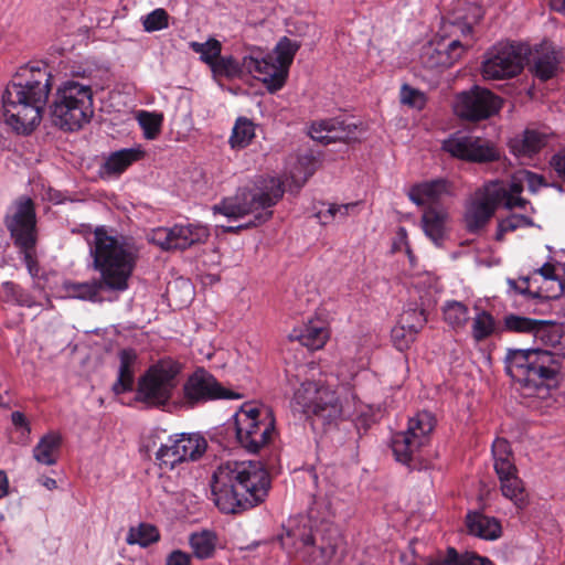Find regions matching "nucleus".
Masks as SVG:
<instances>
[{"label": "nucleus", "instance_id": "c85d7f7f", "mask_svg": "<svg viewBox=\"0 0 565 565\" xmlns=\"http://www.w3.org/2000/svg\"><path fill=\"white\" fill-rule=\"evenodd\" d=\"M466 525L470 534L483 540H497L501 535L499 521L480 512L469 513Z\"/></svg>", "mask_w": 565, "mask_h": 565}, {"label": "nucleus", "instance_id": "2eb2a0df", "mask_svg": "<svg viewBox=\"0 0 565 565\" xmlns=\"http://www.w3.org/2000/svg\"><path fill=\"white\" fill-rule=\"evenodd\" d=\"M4 223L18 247L35 246L36 218L31 199L22 196L8 209Z\"/></svg>", "mask_w": 565, "mask_h": 565}, {"label": "nucleus", "instance_id": "9b49d317", "mask_svg": "<svg viewBox=\"0 0 565 565\" xmlns=\"http://www.w3.org/2000/svg\"><path fill=\"white\" fill-rule=\"evenodd\" d=\"M507 195V185L500 180L491 181L478 190L466 206L463 220L467 230L477 232L482 228L498 205L503 204L507 209L512 210L513 204L522 202L511 201V198Z\"/></svg>", "mask_w": 565, "mask_h": 565}, {"label": "nucleus", "instance_id": "39448f33", "mask_svg": "<svg viewBox=\"0 0 565 565\" xmlns=\"http://www.w3.org/2000/svg\"><path fill=\"white\" fill-rule=\"evenodd\" d=\"M507 373L521 385L522 395L530 398V406L550 405L551 387L546 383L555 377L559 364L546 350H510L505 358Z\"/></svg>", "mask_w": 565, "mask_h": 565}, {"label": "nucleus", "instance_id": "473e14b6", "mask_svg": "<svg viewBox=\"0 0 565 565\" xmlns=\"http://www.w3.org/2000/svg\"><path fill=\"white\" fill-rule=\"evenodd\" d=\"M189 544L196 558L206 559L212 557L215 553L217 536L212 531L202 530L190 535Z\"/></svg>", "mask_w": 565, "mask_h": 565}, {"label": "nucleus", "instance_id": "8fccbe9b", "mask_svg": "<svg viewBox=\"0 0 565 565\" xmlns=\"http://www.w3.org/2000/svg\"><path fill=\"white\" fill-rule=\"evenodd\" d=\"M142 26L147 32H154L169 26V14L164 9H156L142 18Z\"/></svg>", "mask_w": 565, "mask_h": 565}, {"label": "nucleus", "instance_id": "b1692460", "mask_svg": "<svg viewBox=\"0 0 565 565\" xmlns=\"http://www.w3.org/2000/svg\"><path fill=\"white\" fill-rule=\"evenodd\" d=\"M503 183L507 185V193L511 201H522L520 204H513V209H524L529 202L521 198L524 186L526 185L531 192H536L542 185H544V179L542 175L533 173L527 170H520L515 172L511 179Z\"/></svg>", "mask_w": 565, "mask_h": 565}, {"label": "nucleus", "instance_id": "5fc2aeb1", "mask_svg": "<svg viewBox=\"0 0 565 565\" xmlns=\"http://www.w3.org/2000/svg\"><path fill=\"white\" fill-rule=\"evenodd\" d=\"M466 552L459 554L454 547H449L446 554L428 565H465Z\"/></svg>", "mask_w": 565, "mask_h": 565}, {"label": "nucleus", "instance_id": "f03ea898", "mask_svg": "<svg viewBox=\"0 0 565 565\" xmlns=\"http://www.w3.org/2000/svg\"><path fill=\"white\" fill-rule=\"evenodd\" d=\"M51 87L47 66H22L2 95L3 122L19 135L31 134L41 122Z\"/></svg>", "mask_w": 565, "mask_h": 565}, {"label": "nucleus", "instance_id": "4d7b16f0", "mask_svg": "<svg viewBox=\"0 0 565 565\" xmlns=\"http://www.w3.org/2000/svg\"><path fill=\"white\" fill-rule=\"evenodd\" d=\"M167 565H191V555L175 550L168 555Z\"/></svg>", "mask_w": 565, "mask_h": 565}, {"label": "nucleus", "instance_id": "412c9836", "mask_svg": "<svg viewBox=\"0 0 565 565\" xmlns=\"http://www.w3.org/2000/svg\"><path fill=\"white\" fill-rule=\"evenodd\" d=\"M313 140L328 145L335 141H351L358 138V126L337 118L313 121L309 128Z\"/></svg>", "mask_w": 565, "mask_h": 565}, {"label": "nucleus", "instance_id": "0eeeda50", "mask_svg": "<svg viewBox=\"0 0 565 565\" xmlns=\"http://www.w3.org/2000/svg\"><path fill=\"white\" fill-rule=\"evenodd\" d=\"M50 110L55 126L66 131L81 129L94 115L90 85L75 79L63 82L54 94Z\"/></svg>", "mask_w": 565, "mask_h": 565}, {"label": "nucleus", "instance_id": "052dcab7", "mask_svg": "<svg viewBox=\"0 0 565 565\" xmlns=\"http://www.w3.org/2000/svg\"><path fill=\"white\" fill-rule=\"evenodd\" d=\"M329 396H332L338 405H342L339 401V397L337 396V393L330 388V386L326 385L324 388H322V392L320 393V396L318 397V401L316 402L321 408H329Z\"/></svg>", "mask_w": 565, "mask_h": 565}, {"label": "nucleus", "instance_id": "423d86ee", "mask_svg": "<svg viewBox=\"0 0 565 565\" xmlns=\"http://www.w3.org/2000/svg\"><path fill=\"white\" fill-rule=\"evenodd\" d=\"M288 555L306 565H330L335 556L339 536L331 527L309 524L305 519H290L279 535Z\"/></svg>", "mask_w": 565, "mask_h": 565}, {"label": "nucleus", "instance_id": "e433bc0d", "mask_svg": "<svg viewBox=\"0 0 565 565\" xmlns=\"http://www.w3.org/2000/svg\"><path fill=\"white\" fill-rule=\"evenodd\" d=\"M160 534L158 529L150 523H139L128 530L126 542L129 545H139L147 547L152 543L159 541Z\"/></svg>", "mask_w": 565, "mask_h": 565}, {"label": "nucleus", "instance_id": "393cba45", "mask_svg": "<svg viewBox=\"0 0 565 565\" xmlns=\"http://www.w3.org/2000/svg\"><path fill=\"white\" fill-rule=\"evenodd\" d=\"M329 338V331L326 328V323L321 319L309 320L307 324L301 328L294 329L289 339L291 341H298L301 345L307 347L310 350L321 349Z\"/></svg>", "mask_w": 565, "mask_h": 565}, {"label": "nucleus", "instance_id": "ea45409f", "mask_svg": "<svg viewBox=\"0 0 565 565\" xmlns=\"http://www.w3.org/2000/svg\"><path fill=\"white\" fill-rule=\"evenodd\" d=\"M443 312L445 322L455 330L463 329L469 320L468 307L460 301H447Z\"/></svg>", "mask_w": 565, "mask_h": 565}, {"label": "nucleus", "instance_id": "ddd939ff", "mask_svg": "<svg viewBox=\"0 0 565 565\" xmlns=\"http://www.w3.org/2000/svg\"><path fill=\"white\" fill-rule=\"evenodd\" d=\"M207 443L200 434H180L170 436L156 452L161 469L172 470L177 465L195 461L206 451Z\"/></svg>", "mask_w": 565, "mask_h": 565}, {"label": "nucleus", "instance_id": "58836bf2", "mask_svg": "<svg viewBox=\"0 0 565 565\" xmlns=\"http://www.w3.org/2000/svg\"><path fill=\"white\" fill-rule=\"evenodd\" d=\"M504 326L508 330L522 333H533L535 337H543L546 329L544 321L534 320L515 315H509L504 319Z\"/></svg>", "mask_w": 565, "mask_h": 565}, {"label": "nucleus", "instance_id": "f704fd0d", "mask_svg": "<svg viewBox=\"0 0 565 565\" xmlns=\"http://www.w3.org/2000/svg\"><path fill=\"white\" fill-rule=\"evenodd\" d=\"M494 469L500 480L515 477L516 470L510 460L509 444L504 439H495L492 445Z\"/></svg>", "mask_w": 565, "mask_h": 565}, {"label": "nucleus", "instance_id": "cd10ccee", "mask_svg": "<svg viewBox=\"0 0 565 565\" xmlns=\"http://www.w3.org/2000/svg\"><path fill=\"white\" fill-rule=\"evenodd\" d=\"M416 321H409V315H401L397 326L392 329V341L395 348L403 351L414 342L418 331L425 326L427 318L416 313Z\"/></svg>", "mask_w": 565, "mask_h": 565}, {"label": "nucleus", "instance_id": "a211bd4d", "mask_svg": "<svg viewBox=\"0 0 565 565\" xmlns=\"http://www.w3.org/2000/svg\"><path fill=\"white\" fill-rule=\"evenodd\" d=\"M210 236L209 228L202 224H177L172 227H158L151 233V242L162 249H186L204 243Z\"/></svg>", "mask_w": 565, "mask_h": 565}, {"label": "nucleus", "instance_id": "2f4dec72", "mask_svg": "<svg viewBox=\"0 0 565 565\" xmlns=\"http://www.w3.org/2000/svg\"><path fill=\"white\" fill-rule=\"evenodd\" d=\"M548 138L545 131L527 129L521 139L513 140L511 148L518 156L532 157L547 145Z\"/></svg>", "mask_w": 565, "mask_h": 565}, {"label": "nucleus", "instance_id": "4be33fe9", "mask_svg": "<svg viewBox=\"0 0 565 565\" xmlns=\"http://www.w3.org/2000/svg\"><path fill=\"white\" fill-rule=\"evenodd\" d=\"M561 51L551 42H543L536 49L533 55V72L536 77L547 81L556 75L559 66Z\"/></svg>", "mask_w": 565, "mask_h": 565}, {"label": "nucleus", "instance_id": "a878e982", "mask_svg": "<svg viewBox=\"0 0 565 565\" xmlns=\"http://www.w3.org/2000/svg\"><path fill=\"white\" fill-rule=\"evenodd\" d=\"M448 213L441 207L427 209L420 220L425 235L437 246H440L447 233Z\"/></svg>", "mask_w": 565, "mask_h": 565}, {"label": "nucleus", "instance_id": "680f3d73", "mask_svg": "<svg viewBox=\"0 0 565 565\" xmlns=\"http://www.w3.org/2000/svg\"><path fill=\"white\" fill-rule=\"evenodd\" d=\"M529 280L530 279L527 277H522L519 281L514 279H508V285L511 290L524 295L529 290Z\"/></svg>", "mask_w": 565, "mask_h": 565}, {"label": "nucleus", "instance_id": "de8ad7c7", "mask_svg": "<svg viewBox=\"0 0 565 565\" xmlns=\"http://www.w3.org/2000/svg\"><path fill=\"white\" fill-rule=\"evenodd\" d=\"M138 122L143 130L146 139L153 140L158 137L161 130L162 115L140 111L138 115Z\"/></svg>", "mask_w": 565, "mask_h": 565}, {"label": "nucleus", "instance_id": "e2e57ef3", "mask_svg": "<svg viewBox=\"0 0 565 565\" xmlns=\"http://www.w3.org/2000/svg\"><path fill=\"white\" fill-rule=\"evenodd\" d=\"M465 565H494L490 559L466 552Z\"/></svg>", "mask_w": 565, "mask_h": 565}, {"label": "nucleus", "instance_id": "13d9d810", "mask_svg": "<svg viewBox=\"0 0 565 565\" xmlns=\"http://www.w3.org/2000/svg\"><path fill=\"white\" fill-rule=\"evenodd\" d=\"M21 253L23 254L24 263L26 265V268L29 270V274L31 276L38 275V266L33 257V249L34 246H28V247H19Z\"/></svg>", "mask_w": 565, "mask_h": 565}, {"label": "nucleus", "instance_id": "603ef678", "mask_svg": "<svg viewBox=\"0 0 565 565\" xmlns=\"http://www.w3.org/2000/svg\"><path fill=\"white\" fill-rule=\"evenodd\" d=\"M358 203H348V204H330L326 213L319 212L318 216L321 218L322 223H328V217L340 218L343 220L347 217L353 210H355Z\"/></svg>", "mask_w": 565, "mask_h": 565}, {"label": "nucleus", "instance_id": "09e8293b", "mask_svg": "<svg viewBox=\"0 0 565 565\" xmlns=\"http://www.w3.org/2000/svg\"><path fill=\"white\" fill-rule=\"evenodd\" d=\"M542 277L544 285H553V290L546 289L545 296L547 298H558L564 291V282L555 276V268L553 265L546 263L536 270Z\"/></svg>", "mask_w": 565, "mask_h": 565}, {"label": "nucleus", "instance_id": "0e129e2a", "mask_svg": "<svg viewBox=\"0 0 565 565\" xmlns=\"http://www.w3.org/2000/svg\"><path fill=\"white\" fill-rule=\"evenodd\" d=\"M11 419L14 426L18 427H26V430L29 431L30 428L28 427V422L25 416L20 412H13L11 415Z\"/></svg>", "mask_w": 565, "mask_h": 565}, {"label": "nucleus", "instance_id": "dca6fc26", "mask_svg": "<svg viewBox=\"0 0 565 565\" xmlns=\"http://www.w3.org/2000/svg\"><path fill=\"white\" fill-rule=\"evenodd\" d=\"M502 107V99L491 90L479 86L462 92L455 100L456 114L469 120H482L497 114Z\"/></svg>", "mask_w": 565, "mask_h": 565}, {"label": "nucleus", "instance_id": "3c124183", "mask_svg": "<svg viewBox=\"0 0 565 565\" xmlns=\"http://www.w3.org/2000/svg\"><path fill=\"white\" fill-rule=\"evenodd\" d=\"M401 102L415 109H423L426 104L425 95L411 86L404 85L401 89Z\"/></svg>", "mask_w": 565, "mask_h": 565}, {"label": "nucleus", "instance_id": "20e7f679", "mask_svg": "<svg viewBox=\"0 0 565 565\" xmlns=\"http://www.w3.org/2000/svg\"><path fill=\"white\" fill-rule=\"evenodd\" d=\"M282 182L275 177H258L252 186L239 191L234 198L223 200L213 206L214 213H220L230 221L246 222L235 226L221 225L226 232L236 233L241 230L258 226L273 216V206L282 198Z\"/></svg>", "mask_w": 565, "mask_h": 565}, {"label": "nucleus", "instance_id": "c9c22d12", "mask_svg": "<svg viewBox=\"0 0 565 565\" xmlns=\"http://www.w3.org/2000/svg\"><path fill=\"white\" fill-rule=\"evenodd\" d=\"M120 366L118 372V379L113 385L115 394H121L126 391L131 390L134 384V363L136 354L130 350H122L119 354Z\"/></svg>", "mask_w": 565, "mask_h": 565}, {"label": "nucleus", "instance_id": "6e6d98bb", "mask_svg": "<svg viewBox=\"0 0 565 565\" xmlns=\"http://www.w3.org/2000/svg\"><path fill=\"white\" fill-rule=\"evenodd\" d=\"M3 287L4 289L8 291V292H11L14 297H15V300L22 305V306H26V307H31L33 305V302L30 300L29 296L26 294H24L18 286H15L13 282H10V281H7L3 284Z\"/></svg>", "mask_w": 565, "mask_h": 565}, {"label": "nucleus", "instance_id": "69168bd1", "mask_svg": "<svg viewBox=\"0 0 565 565\" xmlns=\"http://www.w3.org/2000/svg\"><path fill=\"white\" fill-rule=\"evenodd\" d=\"M174 286H180L181 289L184 290L186 298L183 300V302H189L192 299L193 290L191 284L188 280H180L175 282Z\"/></svg>", "mask_w": 565, "mask_h": 565}, {"label": "nucleus", "instance_id": "49530a36", "mask_svg": "<svg viewBox=\"0 0 565 565\" xmlns=\"http://www.w3.org/2000/svg\"><path fill=\"white\" fill-rule=\"evenodd\" d=\"M494 330L495 321L494 318L489 312L480 311L475 316L472 320L471 332L472 338L476 341L479 342L489 338L490 335H492Z\"/></svg>", "mask_w": 565, "mask_h": 565}, {"label": "nucleus", "instance_id": "a19ab883", "mask_svg": "<svg viewBox=\"0 0 565 565\" xmlns=\"http://www.w3.org/2000/svg\"><path fill=\"white\" fill-rule=\"evenodd\" d=\"M300 43L292 41L287 36L281 38L274 49L275 62L284 68V74L288 76L289 67L294 61Z\"/></svg>", "mask_w": 565, "mask_h": 565}, {"label": "nucleus", "instance_id": "f257e3e1", "mask_svg": "<svg viewBox=\"0 0 565 565\" xmlns=\"http://www.w3.org/2000/svg\"><path fill=\"white\" fill-rule=\"evenodd\" d=\"M93 267L100 275L99 280L64 282L70 297L98 301L102 290L125 291L136 265V253L122 236L114 234L105 226H98L88 238Z\"/></svg>", "mask_w": 565, "mask_h": 565}, {"label": "nucleus", "instance_id": "7c9ffc66", "mask_svg": "<svg viewBox=\"0 0 565 565\" xmlns=\"http://www.w3.org/2000/svg\"><path fill=\"white\" fill-rule=\"evenodd\" d=\"M143 151L140 148H125L115 151L105 160L102 169L107 175H119L130 164L141 159Z\"/></svg>", "mask_w": 565, "mask_h": 565}, {"label": "nucleus", "instance_id": "37998d69", "mask_svg": "<svg viewBox=\"0 0 565 565\" xmlns=\"http://www.w3.org/2000/svg\"><path fill=\"white\" fill-rule=\"evenodd\" d=\"M316 162L309 156L299 157L296 164L290 169V190L292 186L299 190L306 181L313 174Z\"/></svg>", "mask_w": 565, "mask_h": 565}, {"label": "nucleus", "instance_id": "79ce46f5", "mask_svg": "<svg viewBox=\"0 0 565 565\" xmlns=\"http://www.w3.org/2000/svg\"><path fill=\"white\" fill-rule=\"evenodd\" d=\"M189 47L200 55V61L209 65H212L217 61L222 53V43L215 38H210L205 42L192 41L189 43Z\"/></svg>", "mask_w": 565, "mask_h": 565}, {"label": "nucleus", "instance_id": "338daca9", "mask_svg": "<svg viewBox=\"0 0 565 565\" xmlns=\"http://www.w3.org/2000/svg\"><path fill=\"white\" fill-rule=\"evenodd\" d=\"M9 481L4 471L0 470V499L8 494Z\"/></svg>", "mask_w": 565, "mask_h": 565}, {"label": "nucleus", "instance_id": "c756f323", "mask_svg": "<svg viewBox=\"0 0 565 565\" xmlns=\"http://www.w3.org/2000/svg\"><path fill=\"white\" fill-rule=\"evenodd\" d=\"M466 45L458 39L449 41L447 44H439V47L433 50L426 49V54H431L430 66L450 67L462 56Z\"/></svg>", "mask_w": 565, "mask_h": 565}, {"label": "nucleus", "instance_id": "774afa93", "mask_svg": "<svg viewBox=\"0 0 565 565\" xmlns=\"http://www.w3.org/2000/svg\"><path fill=\"white\" fill-rule=\"evenodd\" d=\"M550 6L552 10L565 15V0H551Z\"/></svg>", "mask_w": 565, "mask_h": 565}, {"label": "nucleus", "instance_id": "9d476101", "mask_svg": "<svg viewBox=\"0 0 565 565\" xmlns=\"http://www.w3.org/2000/svg\"><path fill=\"white\" fill-rule=\"evenodd\" d=\"M436 419L429 412H418L408 419L407 429L396 433L392 438V450L396 460L408 467H415L414 462L419 457V451L429 441Z\"/></svg>", "mask_w": 565, "mask_h": 565}, {"label": "nucleus", "instance_id": "6ab92c4d", "mask_svg": "<svg viewBox=\"0 0 565 565\" xmlns=\"http://www.w3.org/2000/svg\"><path fill=\"white\" fill-rule=\"evenodd\" d=\"M238 397V394L221 386L216 379L204 370L195 371L183 385V398L190 406L217 398Z\"/></svg>", "mask_w": 565, "mask_h": 565}, {"label": "nucleus", "instance_id": "f3484780", "mask_svg": "<svg viewBox=\"0 0 565 565\" xmlns=\"http://www.w3.org/2000/svg\"><path fill=\"white\" fill-rule=\"evenodd\" d=\"M324 384L316 381H303L295 391L292 406L307 415H315L323 420L332 422L345 414L342 405H338L332 396H329V408H321L316 402L324 388Z\"/></svg>", "mask_w": 565, "mask_h": 565}, {"label": "nucleus", "instance_id": "c03bdc74", "mask_svg": "<svg viewBox=\"0 0 565 565\" xmlns=\"http://www.w3.org/2000/svg\"><path fill=\"white\" fill-rule=\"evenodd\" d=\"M244 70L243 61L239 63L235 57L231 55H221L211 67V72L214 78L225 77L228 79L241 77Z\"/></svg>", "mask_w": 565, "mask_h": 565}, {"label": "nucleus", "instance_id": "f8f14e48", "mask_svg": "<svg viewBox=\"0 0 565 565\" xmlns=\"http://www.w3.org/2000/svg\"><path fill=\"white\" fill-rule=\"evenodd\" d=\"M524 55L522 45L500 42L484 53L481 76L486 81L514 77L523 70Z\"/></svg>", "mask_w": 565, "mask_h": 565}, {"label": "nucleus", "instance_id": "72a5a7b5", "mask_svg": "<svg viewBox=\"0 0 565 565\" xmlns=\"http://www.w3.org/2000/svg\"><path fill=\"white\" fill-rule=\"evenodd\" d=\"M334 501L328 494H318L315 497L312 505L309 509L307 516H300L299 519H305L309 522V524L317 525L318 521L321 522L320 527H329L324 522L328 521L330 516L334 514Z\"/></svg>", "mask_w": 565, "mask_h": 565}, {"label": "nucleus", "instance_id": "6e6552de", "mask_svg": "<svg viewBox=\"0 0 565 565\" xmlns=\"http://www.w3.org/2000/svg\"><path fill=\"white\" fill-rule=\"evenodd\" d=\"M181 364L162 359L152 364L138 381L137 399L151 407L167 405L180 383Z\"/></svg>", "mask_w": 565, "mask_h": 565}, {"label": "nucleus", "instance_id": "4468645a", "mask_svg": "<svg viewBox=\"0 0 565 565\" xmlns=\"http://www.w3.org/2000/svg\"><path fill=\"white\" fill-rule=\"evenodd\" d=\"M451 157L469 162H488L498 159L499 152L488 140L465 131H456L443 142Z\"/></svg>", "mask_w": 565, "mask_h": 565}, {"label": "nucleus", "instance_id": "bb28decb", "mask_svg": "<svg viewBox=\"0 0 565 565\" xmlns=\"http://www.w3.org/2000/svg\"><path fill=\"white\" fill-rule=\"evenodd\" d=\"M62 436L57 431L43 435L32 450L34 460L43 466H54L60 457Z\"/></svg>", "mask_w": 565, "mask_h": 565}, {"label": "nucleus", "instance_id": "1a4fd4ad", "mask_svg": "<svg viewBox=\"0 0 565 565\" xmlns=\"http://www.w3.org/2000/svg\"><path fill=\"white\" fill-rule=\"evenodd\" d=\"M236 437L243 448L257 452L275 435V420L271 412L263 406L245 404L235 414Z\"/></svg>", "mask_w": 565, "mask_h": 565}, {"label": "nucleus", "instance_id": "7ed1b4c3", "mask_svg": "<svg viewBox=\"0 0 565 565\" xmlns=\"http://www.w3.org/2000/svg\"><path fill=\"white\" fill-rule=\"evenodd\" d=\"M270 479L259 461H226L213 472L212 499L224 513H236L263 502Z\"/></svg>", "mask_w": 565, "mask_h": 565}, {"label": "nucleus", "instance_id": "bf43d9fd", "mask_svg": "<svg viewBox=\"0 0 565 565\" xmlns=\"http://www.w3.org/2000/svg\"><path fill=\"white\" fill-rule=\"evenodd\" d=\"M551 164L557 175L565 182V149L552 157Z\"/></svg>", "mask_w": 565, "mask_h": 565}, {"label": "nucleus", "instance_id": "a18cd8bd", "mask_svg": "<svg viewBox=\"0 0 565 565\" xmlns=\"http://www.w3.org/2000/svg\"><path fill=\"white\" fill-rule=\"evenodd\" d=\"M502 494L511 500L516 507L522 508L526 503V493L522 481L515 477L500 480Z\"/></svg>", "mask_w": 565, "mask_h": 565}, {"label": "nucleus", "instance_id": "4c0bfd02", "mask_svg": "<svg viewBox=\"0 0 565 565\" xmlns=\"http://www.w3.org/2000/svg\"><path fill=\"white\" fill-rule=\"evenodd\" d=\"M255 137V125L252 120L239 117L236 119L230 137V145L233 149L247 147Z\"/></svg>", "mask_w": 565, "mask_h": 565}, {"label": "nucleus", "instance_id": "5701e85b", "mask_svg": "<svg viewBox=\"0 0 565 565\" xmlns=\"http://www.w3.org/2000/svg\"><path fill=\"white\" fill-rule=\"evenodd\" d=\"M449 194L450 185L443 179L417 183L408 191L409 200L418 206L437 203Z\"/></svg>", "mask_w": 565, "mask_h": 565}, {"label": "nucleus", "instance_id": "864d4df0", "mask_svg": "<svg viewBox=\"0 0 565 565\" xmlns=\"http://www.w3.org/2000/svg\"><path fill=\"white\" fill-rule=\"evenodd\" d=\"M529 226H534V222L531 217L521 214H512L500 223V228L504 232Z\"/></svg>", "mask_w": 565, "mask_h": 565}, {"label": "nucleus", "instance_id": "aec40b11", "mask_svg": "<svg viewBox=\"0 0 565 565\" xmlns=\"http://www.w3.org/2000/svg\"><path fill=\"white\" fill-rule=\"evenodd\" d=\"M243 66L247 73L263 82L270 93L279 90L286 83L284 68L275 62L271 54L264 55L259 49H253L243 57Z\"/></svg>", "mask_w": 565, "mask_h": 565}]
</instances>
